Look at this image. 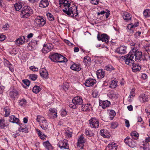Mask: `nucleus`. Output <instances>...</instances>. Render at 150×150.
Returning a JSON list of instances; mask_svg holds the SVG:
<instances>
[{
	"label": "nucleus",
	"mask_w": 150,
	"mask_h": 150,
	"mask_svg": "<svg viewBox=\"0 0 150 150\" xmlns=\"http://www.w3.org/2000/svg\"><path fill=\"white\" fill-rule=\"evenodd\" d=\"M60 6L64 8V12L69 16L73 18H76L78 15L77 7L75 5L71 6V4L67 0H59Z\"/></svg>",
	"instance_id": "obj_1"
},
{
	"label": "nucleus",
	"mask_w": 150,
	"mask_h": 150,
	"mask_svg": "<svg viewBox=\"0 0 150 150\" xmlns=\"http://www.w3.org/2000/svg\"><path fill=\"white\" fill-rule=\"evenodd\" d=\"M139 43H133L132 45L134 46V47L130 51L133 58L135 57L134 59L137 62H139L141 60L142 55V52L138 50L137 48V46L139 47Z\"/></svg>",
	"instance_id": "obj_2"
},
{
	"label": "nucleus",
	"mask_w": 150,
	"mask_h": 150,
	"mask_svg": "<svg viewBox=\"0 0 150 150\" xmlns=\"http://www.w3.org/2000/svg\"><path fill=\"white\" fill-rule=\"evenodd\" d=\"M83 100L81 97L79 96H76L74 97L72 100V101L70 102L69 106L71 108L76 109L79 105L83 104Z\"/></svg>",
	"instance_id": "obj_3"
},
{
	"label": "nucleus",
	"mask_w": 150,
	"mask_h": 150,
	"mask_svg": "<svg viewBox=\"0 0 150 150\" xmlns=\"http://www.w3.org/2000/svg\"><path fill=\"white\" fill-rule=\"evenodd\" d=\"M33 10L28 6H24L21 11V16L23 18H26L33 14Z\"/></svg>",
	"instance_id": "obj_4"
},
{
	"label": "nucleus",
	"mask_w": 150,
	"mask_h": 150,
	"mask_svg": "<svg viewBox=\"0 0 150 150\" xmlns=\"http://www.w3.org/2000/svg\"><path fill=\"white\" fill-rule=\"evenodd\" d=\"M123 59L124 60L125 63L127 65H130L132 64L134 62V58L130 52L128 54L125 55Z\"/></svg>",
	"instance_id": "obj_5"
},
{
	"label": "nucleus",
	"mask_w": 150,
	"mask_h": 150,
	"mask_svg": "<svg viewBox=\"0 0 150 150\" xmlns=\"http://www.w3.org/2000/svg\"><path fill=\"white\" fill-rule=\"evenodd\" d=\"M35 23L37 26L39 27L43 26L46 23V19L42 17L39 16L35 19Z\"/></svg>",
	"instance_id": "obj_6"
},
{
	"label": "nucleus",
	"mask_w": 150,
	"mask_h": 150,
	"mask_svg": "<svg viewBox=\"0 0 150 150\" xmlns=\"http://www.w3.org/2000/svg\"><path fill=\"white\" fill-rule=\"evenodd\" d=\"M125 143L129 146L133 148L136 146V143L135 141L130 138L129 137H127L124 139Z\"/></svg>",
	"instance_id": "obj_7"
},
{
	"label": "nucleus",
	"mask_w": 150,
	"mask_h": 150,
	"mask_svg": "<svg viewBox=\"0 0 150 150\" xmlns=\"http://www.w3.org/2000/svg\"><path fill=\"white\" fill-rule=\"evenodd\" d=\"M90 126L93 128H98L99 125L98 120L95 118H92L89 121Z\"/></svg>",
	"instance_id": "obj_8"
},
{
	"label": "nucleus",
	"mask_w": 150,
	"mask_h": 150,
	"mask_svg": "<svg viewBox=\"0 0 150 150\" xmlns=\"http://www.w3.org/2000/svg\"><path fill=\"white\" fill-rule=\"evenodd\" d=\"M139 25L138 22H136L134 23H131L129 24L127 26V32L129 33L130 34H132L134 32L133 28L136 27Z\"/></svg>",
	"instance_id": "obj_9"
},
{
	"label": "nucleus",
	"mask_w": 150,
	"mask_h": 150,
	"mask_svg": "<svg viewBox=\"0 0 150 150\" xmlns=\"http://www.w3.org/2000/svg\"><path fill=\"white\" fill-rule=\"evenodd\" d=\"M97 38L98 40H101L103 42H105L106 43L109 42V37L105 34H103L101 35L98 34Z\"/></svg>",
	"instance_id": "obj_10"
},
{
	"label": "nucleus",
	"mask_w": 150,
	"mask_h": 150,
	"mask_svg": "<svg viewBox=\"0 0 150 150\" xmlns=\"http://www.w3.org/2000/svg\"><path fill=\"white\" fill-rule=\"evenodd\" d=\"M85 142V140L83 135H81L78 139L77 146L79 149H83L84 146L83 144Z\"/></svg>",
	"instance_id": "obj_11"
},
{
	"label": "nucleus",
	"mask_w": 150,
	"mask_h": 150,
	"mask_svg": "<svg viewBox=\"0 0 150 150\" xmlns=\"http://www.w3.org/2000/svg\"><path fill=\"white\" fill-rule=\"evenodd\" d=\"M58 145L59 147L62 149H68L69 148V145L68 141L66 140H64L63 141H60Z\"/></svg>",
	"instance_id": "obj_12"
},
{
	"label": "nucleus",
	"mask_w": 150,
	"mask_h": 150,
	"mask_svg": "<svg viewBox=\"0 0 150 150\" xmlns=\"http://www.w3.org/2000/svg\"><path fill=\"white\" fill-rule=\"evenodd\" d=\"M117 143L112 142L109 143L106 148V150H117Z\"/></svg>",
	"instance_id": "obj_13"
},
{
	"label": "nucleus",
	"mask_w": 150,
	"mask_h": 150,
	"mask_svg": "<svg viewBox=\"0 0 150 150\" xmlns=\"http://www.w3.org/2000/svg\"><path fill=\"white\" fill-rule=\"evenodd\" d=\"M96 82V80L93 79H89L86 81L85 84L86 86L89 87L93 85Z\"/></svg>",
	"instance_id": "obj_14"
},
{
	"label": "nucleus",
	"mask_w": 150,
	"mask_h": 150,
	"mask_svg": "<svg viewBox=\"0 0 150 150\" xmlns=\"http://www.w3.org/2000/svg\"><path fill=\"white\" fill-rule=\"evenodd\" d=\"M127 48L125 46H121L117 48L115 52L120 54H124L126 52Z\"/></svg>",
	"instance_id": "obj_15"
},
{
	"label": "nucleus",
	"mask_w": 150,
	"mask_h": 150,
	"mask_svg": "<svg viewBox=\"0 0 150 150\" xmlns=\"http://www.w3.org/2000/svg\"><path fill=\"white\" fill-rule=\"evenodd\" d=\"M100 105L102 106L103 109L109 107L110 105V103L108 100L102 101L100 100L99 101Z\"/></svg>",
	"instance_id": "obj_16"
},
{
	"label": "nucleus",
	"mask_w": 150,
	"mask_h": 150,
	"mask_svg": "<svg viewBox=\"0 0 150 150\" xmlns=\"http://www.w3.org/2000/svg\"><path fill=\"white\" fill-rule=\"evenodd\" d=\"M92 108V105L90 104L87 103L82 105L81 107L82 110L83 111H88Z\"/></svg>",
	"instance_id": "obj_17"
},
{
	"label": "nucleus",
	"mask_w": 150,
	"mask_h": 150,
	"mask_svg": "<svg viewBox=\"0 0 150 150\" xmlns=\"http://www.w3.org/2000/svg\"><path fill=\"white\" fill-rule=\"evenodd\" d=\"M18 94V92L14 89L10 91L9 93L10 97L13 99H15L17 97Z\"/></svg>",
	"instance_id": "obj_18"
},
{
	"label": "nucleus",
	"mask_w": 150,
	"mask_h": 150,
	"mask_svg": "<svg viewBox=\"0 0 150 150\" xmlns=\"http://www.w3.org/2000/svg\"><path fill=\"white\" fill-rule=\"evenodd\" d=\"M59 54L58 53L52 54L49 56L50 58L52 61L57 62Z\"/></svg>",
	"instance_id": "obj_19"
},
{
	"label": "nucleus",
	"mask_w": 150,
	"mask_h": 150,
	"mask_svg": "<svg viewBox=\"0 0 150 150\" xmlns=\"http://www.w3.org/2000/svg\"><path fill=\"white\" fill-rule=\"evenodd\" d=\"M100 135L105 138H109L111 135L108 131L106 129H101L100 131Z\"/></svg>",
	"instance_id": "obj_20"
},
{
	"label": "nucleus",
	"mask_w": 150,
	"mask_h": 150,
	"mask_svg": "<svg viewBox=\"0 0 150 150\" xmlns=\"http://www.w3.org/2000/svg\"><path fill=\"white\" fill-rule=\"evenodd\" d=\"M25 41L24 36H21L17 39L16 41V44L17 45H20L23 44Z\"/></svg>",
	"instance_id": "obj_21"
},
{
	"label": "nucleus",
	"mask_w": 150,
	"mask_h": 150,
	"mask_svg": "<svg viewBox=\"0 0 150 150\" xmlns=\"http://www.w3.org/2000/svg\"><path fill=\"white\" fill-rule=\"evenodd\" d=\"M40 74L41 76L46 78L48 75V73L47 70L45 68H42L40 70Z\"/></svg>",
	"instance_id": "obj_22"
},
{
	"label": "nucleus",
	"mask_w": 150,
	"mask_h": 150,
	"mask_svg": "<svg viewBox=\"0 0 150 150\" xmlns=\"http://www.w3.org/2000/svg\"><path fill=\"white\" fill-rule=\"evenodd\" d=\"M141 69V65L138 64H133L132 65V69L133 71L137 72L140 71Z\"/></svg>",
	"instance_id": "obj_23"
},
{
	"label": "nucleus",
	"mask_w": 150,
	"mask_h": 150,
	"mask_svg": "<svg viewBox=\"0 0 150 150\" xmlns=\"http://www.w3.org/2000/svg\"><path fill=\"white\" fill-rule=\"evenodd\" d=\"M49 5L48 0H41L40 1L39 5V6L42 8H45L47 7Z\"/></svg>",
	"instance_id": "obj_24"
},
{
	"label": "nucleus",
	"mask_w": 150,
	"mask_h": 150,
	"mask_svg": "<svg viewBox=\"0 0 150 150\" xmlns=\"http://www.w3.org/2000/svg\"><path fill=\"white\" fill-rule=\"evenodd\" d=\"M139 98L141 102L144 103L148 101V96L145 94H142L139 96Z\"/></svg>",
	"instance_id": "obj_25"
},
{
	"label": "nucleus",
	"mask_w": 150,
	"mask_h": 150,
	"mask_svg": "<svg viewBox=\"0 0 150 150\" xmlns=\"http://www.w3.org/2000/svg\"><path fill=\"white\" fill-rule=\"evenodd\" d=\"M51 48L50 44H44L42 52L44 53H46L50 51Z\"/></svg>",
	"instance_id": "obj_26"
},
{
	"label": "nucleus",
	"mask_w": 150,
	"mask_h": 150,
	"mask_svg": "<svg viewBox=\"0 0 150 150\" xmlns=\"http://www.w3.org/2000/svg\"><path fill=\"white\" fill-rule=\"evenodd\" d=\"M9 121L11 122L16 123L18 125L20 124V120L19 119L13 115H11L10 117Z\"/></svg>",
	"instance_id": "obj_27"
},
{
	"label": "nucleus",
	"mask_w": 150,
	"mask_h": 150,
	"mask_svg": "<svg viewBox=\"0 0 150 150\" xmlns=\"http://www.w3.org/2000/svg\"><path fill=\"white\" fill-rule=\"evenodd\" d=\"M122 17L125 20L130 21L132 18V16L129 13L124 12L123 13Z\"/></svg>",
	"instance_id": "obj_28"
},
{
	"label": "nucleus",
	"mask_w": 150,
	"mask_h": 150,
	"mask_svg": "<svg viewBox=\"0 0 150 150\" xmlns=\"http://www.w3.org/2000/svg\"><path fill=\"white\" fill-rule=\"evenodd\" d=\"M39 125L42 129L46 130L47 128L48 125L47 120H45L43 122H40Z\"/></svg>",
	"instance_id": "obj_29"
},
{
	"label": "nucleus",
	"mask_w": 150,
	"mask_h": 150,
	"mask_svg": "<svg viewBox=\"0 0 150 150\" xmlns=\"http://www.w3.org/2000/svg\"><path fill=\"white\" fill-rule=\"evenodd\" d=\"M50 115H51V117L55 118L57 117V112L56 109H51L50 110Z\"/></svg>",
	"instance_id": "obj_30"
},
{
	"label": "nucleus",
	"mask_w": 150,
	"mask_h": 150,
	"mask_svg": "<svg viewBox=\"0 0 150 150\" xmlns=\"http://www.w3.org/2000/svg\"><path fill=\"white\" fill-rule=\"evenodd\" d=\"M96 74L97 77L98 79H102L105 76V72L102 69H99L97 71Z\"/></svg>",
	"instance_id": "obj_31"
},
{
	"label": "nucleus",
	"mask_w": 150,
	"mask_h": 150,
	"mask_svg": "<svg viewBox=\"0 0 150 150\" xmlns=\"http://www.w3.org/2000/svg\"><path fill=\"white\" fill-rule=\"evenodd\" d=\"M71 69L76 71H79L81 69V68L78 64L74 63L70 67Z\"/></svg>",
	"instance_id": "obj_32"
},
{
	"label": "nucleus",
	"mask_w": 150,
	"mask_h": 150,
	"mask_svg": "<svg viewBox=\"0 0 150 150\" xmlns=\"http://www.w3.org/2000/svg\"><path fill=\"white\" fill-rule=\"evenodd\" d=\"M43 144L45 148L48 150H51L52 149V145L48 141L44 142Z\"/></svg>",
	"instance_id": "obj_33"
},
{
	"label": "nucleus",
	"mask_w": 150,
	"mask_h": 150,
	"mask_svg": "<svg viewBox=\"0 0 150 150\" xmlns=\"http://www.w3.org/2000/svg\"><path fill=\"white\" fill-rule=\"evenodd\" d=\"M59 58L58 59V60L57 62L59 63H62V62H66L67 61V59L64 57L63 56L61 55L60 54L59 55Z\"/></svg>",
	"instance_id": "obj_34"
},
{
	"label": "nucleus",
	"mask_w": 150,
	"mask_h": 150,
	"mask_svg": "<svg viewBox=\"0 0 150 150\" xmlns=\"http://www.w3.org/2000/svg\"><path fill=\"white\" fill-rule=\"evenodd\" d=\"M23 7L22 3L19 2L16 3L14 4V7L15 9L17 11H19L21 10Z\"/></svg>",
	"instance_id": "obj_35"
},
{
	"label": "nucleus",
	"mask_w": 150,
	"mask_h": 150,
	"mask_svg": "<svg viewBox=\"0 0 150 150\" xmlns=\"http://www.w3.org/2000/svg\"><path fill=\"white\" fill-rule=\"evenodd\" d=\"M134 90L132 89L130 92L129 95L128 97V100L129 102H131L132 101V99L134 97L135 94Z\"/></svg>",
	"instance_id": "obj_36"
},
{
	"label": "nucleus",
	"mask_w": 150,
	"mask_h": 150,
	"mask_svg": "<svg viewBox=\"0 0 150 150\" xmlns=\"http://www.w3.org/2000/svg\"><path fill=\"white\" fill-rule=\"evenodd\" d=\"M18 103L19 105L24 106L26 104L27 101L25 99L23 98L19 100Z\"/></svg>",
	"instance_id": "obj_37"
},
{
	"label": "nucleus",
	"mask_w": 150,
	"mask_h": 150,
	"mask_svg": "<svg viewBox=\"0 0 150 150\" xmlns=\"http://www.w3.org/2000/svg\"><path fill=\"white\" fill-rule=\"evenodd\" d=\"M23 84H22V85L25 88H27L30 85V82L27 79L23 80Z\"/></svg>",
	"instance_id": "obj_38"
},
{
	"label": "nucleus",
	"mask_w": 150,
	"mask_h": 150,
	"mask_svg": "<svg viewBox=\"0 0 150 150\" xmlns=\"http://www.w3.org/2000/svg\"><path fill=\"white\" fill-rule=\"evenodd\" d=\"M72 132L71 129L68 128L65 132V135L68 137H70L72 136Z\"/></svg>",
	"instance_id": "obj_39"
},
{
	"label": "nucleus",
	"mask_w": 150,
	"mask_h": 150,
	"mask_svg": "<svg viewBox=\"0 0 150 150\" xmlns=\"http://www.w3.org/2000/svg\"><path fill=\"white\" fill-rule=\"evenodd\" d=\"M117 86V83L116 81L112 80L111 81L110 87L112 88H115Z\"/></svg>",
	"instance_id": "obj_40"
},
{
	"label": "nucleus",
	"mask_w": 150,
	"mask_h": 150,
	"mask_svg": "<svg viewBox=\"0 0 150 150\" xmlns=\"http://www.w3.org/2000/svg\"><path fill=\"white\" fill-rule=\"evenodd\" d=\"M6 124L5 121L4 119L1 118L0 119V127L1 128H4L6 126Z\"/></svg>",
	"instance_id": "obj_41"
},
{
	"label": "nucleus",
	"mask_w": 150,
	"mask_h": 150,
	"mask_svg": "<svg viewBox=\"0 0 150 150\" xmlns=\"http://www.w3.org/2000/svg\"><path fill=\"white\" fill-rule=\"evenodd\" d=\"M4 111L5 112L4 115L5 117H7L10 115V111L9 108L8 107H5L4 108Z\"/></svg>",
	"instance_id": "obj_42"
},
{
	"label": "nucleus",
	"mask_w": 150,
	"mask_h": 150,
	"mask_svg": "<svg viewBox=\"0 0 150 150\" xmlns=\"http://www.w3.org/2000/svg\"><path fill=\"white\" fill-rule=\"evenodd\" d=\"M40 90V88L39 86H36L33 87V91L35 93H37Z\"/></svg>",
	"instance_id": "obj_43"
},
{
	"label": "nucleus",
	"mask_w": 150,
	"mask_h": 150,
	"mask_svg": "<svg viewBox=\"0 0 150 150\" xmlns=\"http://www.w3.org/2000/svg\"><path fill=\"white\" fill-rule=\"evenodd\" d=\"M118 96V94L117 92H114L110 95V97L112 99H115Z\"/></svg>",
	"instance_id": "obj_44"
},
{
	"label": "nucleus",
	"mask_w": 150,
	"mask_h": 150,
	"mask_svg": "<svg viewBox=\"0 0 150 150\" xmlns=\"http://www.w3.org/2000/svg\"><path fill=\"white\" fill-rule=\"evenodd\" d=\"M19 130L20 131L24 132L26 133L28 132V129L25 126L23 125L20 127Z\"/></svg>",
	"instance_id": "obj_45"
},
{
	"label": "nucleus",
	"mask_w": 150,
	"mask_h": 150,
	"mask_svg": "<svg viewBox=\"0 0 150 150\" xmlns=\"http://www.w3.org/2000/svg\"><path fill=\"white\" fill-rule=\"evenodd\" d=\"M46 119H45L43 117L40 115H38L36 119L37 121L39 122V123L40 122H43Z\"/></svg>",
	"instance_id": "obj_46"
},
{
	"label": "nucleus",
	"mask_w": 150,
	"mask_h": 150,
	"mask_svg": "<svg viewBox=\"0 0 150 150\" xmlns=\"http://www.w3.org/2000/svg\"><path fill=\"white\" fill-rule=\"evenodd\" d=\"M144 16L146 17H147L150 16V10L146 9L144 10L143 12Z\"/></svg>",
	"instance_id": "obj_47"
},
{
	"label": "nucleus",
	"mask_w": 150,
	"mask_h": 150,
	"mask_svg": "<svg viewBox=\"0 0 150 150\" xmlns=\"http://www.w3.org/2000/svg\"><path fill=\"white\" fill-rule=\"evenodd\" d=\"M85 134L89 137H92L93 135V133L91 131L87 129L85 130Z\"/></svg>",
	"instance_id": "obj_48"
},
{
	"label": "nucleus",
	"mask_w": 150,
	"mask_h": 150,
	"mask_svg": "<svg viewBox=\"0 0 150 150\" xmlns=\"http://www.w3.org/2000/svg\"><path fill=\"white\" fill-rule=\"evenodd\" d=\"M91 61V59L89 57H84L83 60V62L86 63L88 64Z\"/></svg>",
	"instance_id": "obj_49"
},
{
	"label": "nucleus",
	"mask_w": 150,
	"mask_h": 150,
	"mask_svg": "<svg viewBox=\"0 0 150 150\" xmlns=\"http://www.w3.org/2000/svg\"><path fill=\"white\" fill-rule=\"evenodd\" d=\"M29 77L31 80L35 81L37 79L38 76L35 74H31L30 75Z\"/></svg>",
	"instance_id": "obj_50"
},
{
	"label": "nucleus",
	"mask_w": 150,
	"mask_h": 150,
	"mask_svg": "<svg viewBox=\"0 0 150 150\" xmlns=\"http://www.w3.org/2000/svg\"><path fill=\"white\" fill-rule=\"evenodd\" d=\"M47 16L48 19L50 21H53L54 20V17L53 15L50 13H48L47 14Z\"/></svg>",
	"instance_id": "obj_51"
},
{
	"label": "nucleus",
	"mask_w": 150,
	"mask_h": 150,
	"mask_svg": "<svg viewBox=\"0 0 150 150\" xmlns=\"http://www.w3.org/2000/svg\"><path fill=\"white\" fill-rule=\"evenodd\" d=\"M105 69L107 71H111L112 70H114V68L111 65H109L105 66Z\"/></svg>",
	"instance_id": "obj_52"
},
{
	"label": "nucleus",
	"mask_w": 150,
	"mask_h": 150,
	"mask_svg": "<svg viewBox=\"0 0 150 150\" xmlns=\"http://www.w3.org/2000/svg\"><path fill=\"white\" fill-rule=\"evenodd\" d=\"M62 117H65L67 114V112L64 109H62L60 111Z\"/></svg>",
	"instance_id": "obj_53"
},
{
	"label": "nucleus",
	"mask_w": 150,
	"mask_h": 150,
	"mask_svg": "<svg viewBox=\"0 0 150 150\" xmlns=\"http://www.w3.org/2000/svg\"><path fill=\"white\" fill-rule=\"evenodd\" d=\"M116 114L115 112L113 110L110 111V117L112 119L113 117L115 116Z\"/></svg>",
	"instance_id": "obj_54"
},
{
	"label": "nucleus",
	"mask_w": 150,
	"mask_h": 150,
	"mask_svg": "<svg viewBox=\"0 0 150 150\" xmlns=\"http://www.w3.org/2000/svg\"><path fill=\"white\" fill-rule=\"evenodd\" d=\"M141 34V32L140 31H137L135 33L134 35V37L137 38H139L140 37Z\"/></svg>",
	"instance_id": "obj_55"
},
{
	"label": "nucleus",
	"mask_w": 150,
	"mask_h": 150,
	"mask_svg": "<svg viewBox=\"0 0 150 150\" xmlns=\"http://www.w3.org/2000/svg\"><path fill=\"white\" fill-rule=\"evenodd\" d=\"M30 69L33 71H36L38 70V68L34 66L30 67Z\"/></svg>",
	"instance_id": "obj_56"
},
{
	"label": "nucleus",
	"mask_w": 150,
	"mask_h": 150,
	"mask_svg": "<svg viewBox=\"0 0 150 150\" xmlns=\"http://www.w3.org/2000/svg\"><path fill=\"white\" fill-rule=\"evenodd\" d=\"M98 92L96 90H94L92 93L93 97L94 98H96L98 96Z\"/></svg>",
	"instance_id": "obj_57"
},
{
	"label": "nucleus",
	"mask_w": 150,
	"mask_h": 150,
	"mask_svg": "<svg viewBox=\"0 0 150 150\" xmlns=\"http://www.w3.org/2000/svg\"><path fill=\"white\" fill-rule=\"evenodd\" d=\"M131 135L132 136H134L135 137H137L139 136V135L138 133L136 132H133L132 133H131Z\"/></svg>",
	"instance_id": "obj_58"
},
{
	"label": "nucleus",
	"mask_w": 150,
	"mask_h": 150,
	"mask_svg": "<svg viewBox=\"0 0 150 150\" xmlns=\"http://www.w3.org/2000/svg\"><path fill=\"white\" fill-rule=\"evenodd\" d=\"M6 36L4 35L0 34V41H2L5 40Z\"/></svg>",
	"instance_id": "obj_59"
},
{
	"label": "nucleus",
	"mask_w": 150,
	"mask_h": 150,
	"mask_svg": "<svg viewBox=\"0 0 150 150\" xmlns=\"http://www.w3.org/2000/svg\"><path fill=\"white\" fill-rule=\"evenodd\" d=\"M111 126L112 128H115L118 126V124L117 122H112L111 123Z\"/></svg>",
	"instance_id": "obj_60"
},
{
	"label": "nucleus",
	"mask_w": 150,
	"mask_h": 150,
	"mask_svg": "<svg viewBox=\"0 0 150 150\" xmlns=\"http://www.w3.org/2000/svg\"><path fill=\"white\" fill-rule=\"evenodd\" d=\"M98 0H91V3L94 5H97L98 3Z\"/></svg>",
	"instance_id": "obj_61"
},
{
	"label": "nucleus",
	"mask_w": 150,
	"mask_h": 150,
	"mask_svg": "<svg viewBox=\"0 0 150 150\" xmlns=\"http://www.w3.org/2000/svg\"><path fill=\"white\" fill-rule=\"evenodd\" d=\"M125 126L127 127H129L130 126V124L129 120L126 119H125Z\"/></svg>",
	"instance_id": "obj_62"
},
{
	"label": "nucleus",
	"mask_w": 150,
	"mask_h": 150,
	"mask_svg": "<svg viewBox=\"0 0 150 150\" xmlns=\"http://www.w3.org/2000/svg\"><path fill=\"white\" fill-rule=\"evenodd\" d=\"M36 131L37 132L38 134L39 137L40 136H41L42 135V134H44L43 133H42L41 131L38 129H36Z\"/></svg>",
	"instance_id": "obj_63"
},
{
	"label": "nucleus",
	"mask_w": 150,
	"mask_h": 150,
	"mask_svg": "<svg viewBox=\"0 0 150 150\" xmlns=\"http://www.w3.org/2000/svg\"><path fill=\"white\" fill-rule=\"evenodd\" d=\"M105 11H106V13H105V16L106 18H108V17H109V16L110 14V12H109L110 11H109L108 10H105Z\"/></svg>",
	"instance_id": "obj_64"
}]
</instances>
